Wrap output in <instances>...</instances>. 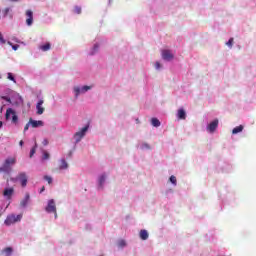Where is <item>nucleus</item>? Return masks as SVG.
<instances>
[{
    "mask_svg": "<svg viewBox=\"0 0 256 256\" xmlns=\"http://www.w3.org/2000/svg\"><path fill=\"white\" fill-rule=\"evenodd\" d=\"M43 191H45V186L41 188L40 193H43Z\"/></svg>",
    "mask_w": 256,
    "mask_h": 256,
    "instance_id": "nucleus-40",
    "label": "nucleus"
},
{
    "mask_svg": "<svg viewBox=\"0 0 256 256\" xmlns=\"http://www.w3.org/2000/svg\"><path fill=\"white\" fill-rule=\"evenodd\" d=\"M241 131H243V125H239V126L235 127V128L232 130V134H233V135H237V133H241Z\"/></svg>",
    "mask_w": 256,
    "mask_h": 256,
    "instance_id": "nucleus-20",
    "label": "nucleus"
},
{
    "mask_svg": "<svg viewBox=\"0 0 256 256\" xmlns=\"http://www.w3.org/2000/svg\"><path fill=\"white\" fill-rule=\"evenodd\" d=\"M41 51H49V49H51V44L50 43H46L42 46H40Z\"/></svg>",
    "mask_w": 256,
    "mask_h": 256,
    "instance_id": "nucleus-21",
    "label": "nucleus"
},
{
    "mask_svg": "<svg viewBox=\"0 0 256 256\" xmlns=\"http://www.w3.org/2000/svg\"><path fill=\"white\" fill-rule=\"evenodd\" d=\"M1 127H3V122L2 121H0V129H1Z\"/></svg>",
    "mask_w": 256,
    "mask_h": 256,
    "instance_id": "nucleus-42",
    "label": "nucleus"
},
{
    "mask_svg": "<svg viewBox=\"0 0 256 256\" xmlns=\"http://www.w3.org/2000/svg\"><path fill=\"white\" fill-rule=\"evenodd\" d=\"M9 1H11L13 3H17L19 0H9Z\"/></svg>",
    "mask_w": 256,
    "mask_h": 256,
    "instance_id": "nucleus-41",
    "label": "nucleus"
},
{
    "mask_svg": "<svg viewBox=\"0 0 256 256\" xmlns=\"http://www.w3.org/2000/svg\"><path fill=\"white\" fill-rule=\"evenodd\" d=\"M16 163L17 159L13 157L7 158L2 167L0 168V171H2L3 173H9V171H11V165H15Z\"/></svg>",
    "mask_w": 256,
    "mask_h": 256,
    "instance_id": "nucleus-2",
    "label": "nucleus"
},
{
    "mask_svg": "<svg viewBox=\"0 0 256 256\" xmlns=\"http://www.w3.org/2000/svg\"><path fill=\"white\" fill-rule=\"evenodd\" d=\"M170 183L172 185H177V178L174 175L170 176Z\"/></svg>",
    "mask_w": 256,
    "mask_h": 256,
    "instance_id": "nucleus-25",
    "label": "nucleus"
},
{
    "mask_svg": "<svg viewBox=\"0 0 256 256\" xmlns=\"http://www.w3.org/2000/svg\"><path fill=\"white\" fill-rule=\"evenodd\" d=\"M37 151V143H35V146L30 151V157H33L35 155V152Z\"/></svg>",
    "mask_w": 256,
    "mask_h": 256,
    "instance_id": "nucleus-26",
    "label": "nucleus"
},
{
    "mask_svg": "<svg viewBox=\"0 0 256 256\" xmlns=\"http://www.w3.org/2000/svg\"><path fill=\"white\" fill-rule=\"evenodd\" d=\"M2 253H5L6 256H11L13 254V248L12 247H6L2 250Z\"/></svg>",
    "mask_w": 256,
    "mask_h": 256,
    "instance_id": "nucleus-19",
    "label": "nucleus"
},
{
    "mask_svg": "<svg viewBox=\"0 0 256 256\" xmlns=\"http://www.w3.org/2000/svg\"><path fill=\"white\" fill-rule=\"evenodd\" d=\"M36 109H37V115H43V113H45V108H43V100L38 101L36 105Z\"/></svg>",
    "mask_w": 256,
    "mask_h": 256,
    "instance_id": "nucleus-13",
    "label": "nucleus"
},
{
    "mask_svg": "<svg viewBox=\"0 0 256 256\" xmlns=\"http://www.w3.org/2000/svg\"><path fill=\"white\" fill-rule=\"evenodd\" d=\"M0 43H2V45H5L7 43L5 38H3V34H1V32H0Z\"/></svg>",
    "mask_w": 256,
    "mask_h": 256,
    "instance_id": "nucleus-31",
    "label": "nucleus"
},
{
    "mask_svg": "<svg viewBox=\"0 0 256 256\" xmlns=\"http://www.w3.org/2000/svg\"><path fill=\"white\" fill-rule=\"evenodd\" d=\"M139 237L142 239V241H147L149 239V232H147V230H141Z\"/></svg>",
    "mask_w": 256,
    "mask_h": 256,
    "instance_id": "nucleus-14",
    "label": "nucleus"
},
{
    "mask_svg": "<svg viewBox=\"0 0 256 256\" xmlns=\"http://www.w3.org/2000/svg\"><path fill=\"white\" fill-rule=\"evenodd\" d=\"M74 13H76L77 15H81V7L75 6L74 7Z\"/></svg>",
    "mask_w": 256,
    "mask_h": 256,
    "instance_id": "nucleus-30",
    "label": "nucleus"
},
{
    "mask_svg": "<svg viewBox=\"0 0 256 256\" xmlns=\"http://www.w3.org/2000/svg\"><path fill=\"white\" fill-rule=\"evenodd\" d=\"M68 168H69V164L67 163V161L65 159L60 160L59 170L63 171Z\"/></svg>",
    "mask_w": 256,
    "mask_h": 256,
    "instance_id": "nucleus-16",
    "label": "nucleus"
},
{
    "mask_svg": "<svg viewBox=\"0 0 256 256\" xmlns=\"http://www.w3.org/2000/svg\"><path fill=\"white\" fill-rule=\"evenodd\" d=\"M28 177L27 174L25 172H21L17 175L16 178H12L11 181H13L14 183L16 181H19L21 183L22 187H27V181H28Z\"/></svg>",
    "mask_w": 256,
    "mask_h": 256,
    "instance_id": "nucleus-4",
    "label": "nucleus"
},
{
    "mask_svg": "<svg viewBox=\"0 0 256 256\" xmlns=\"http://www.w3.org/2000/svg\"><path fill=\"white\" fill-rule=\"evenodd\" d=\"M151 125L153 127H161V121H159V119H157V118H152Z\"/></svg>",
    "mask_w": 256,
    "mask_h": 256,
    "instance_id": "nucleus-18",
    "label": "nucleus"
},
{
    "mask_svg": "<svg viewBox=\"0 0 256 256\" xmlns=\"http://www.w3.org/2000/svg\"><path fill=\"white\" fill-rule=\"evenodd\" d=\"M47 213H55V217H57V206H55V200H49L48 205L46 207Z\"/></svg>",
    "mask_w": 256,
    "mask_h": 256,
    "instance_id": "nucleus-6",
    "label": "nucleus"
},
{
    "mask_svg": "<svg viewBox=\"0 0 256 256\" xmlns=\"http://www.w3.org/2000/svg\"><path fill=\"white\" fill-rule=\"evenodd\" d=\"M23 140H21L20 142H19V145H20V147H23Z\"/></svg>",
    "mask_w": 256,
    "mask_h": 256,
    "instance_id": "nucleus-39",
    "label": "nucleus"
},
{
    "mask_svg": "<svg viewBox=\"0 0 256 256\" xmlns=\"http://www.w3.org/2000/svg\"><path fill=\"white\" fill-rule=\"evenodd\" d=\"M155 67H156V69H161V63L156 62Z\"/></svg>",
    "mask_w": 256,
    "mask_h": 256,
    "instance_id": "nucleus-36",
    "label": "nucleus"
},
{
    "mask_svg": "<svg viewBox=\"0 0 256 256\" xmlns=\"http://www.w3.org/2000/svg\"><path fill=\"white\" fill-rule=\"evenodd\" d=\"M44 179H45V181L48 182L49 185H51L53 183V178H51V176L46 175V176H44Z\"/></svg>",
    "mask_w": 256,
    "mask_h": 256,
    "instance_id": "nucleus-29",
    "label": "nucleus"
},
{
    "mask_svg": "<svg viewBox=\"0 0 256 256\" xmlns=\"http://www.w3.org/2000/svg\"><path fill=\"white\" fill-rule=\"evenodd\" d=\"M12 49H13L14 51H17V49H19V45H17V44H16V45H13V46H12Z\"/></svg>",
    "mask_w": 256,
    "mask_h": 256,
    "instance_id": "nucleus-37",
    "label": "nucleus"
},
{
    "mask_svg": "<svg viewBox=\"0 0 256 256\" xmlns=\"http://www.w3.org/2000/svg\"><path fill=\"white\" fill-rule=\"evenodd\" d=\"M21 219H23V214H18L17 216L15 214H11V215L7 216L4 223H5V225H7L9 227L10 225L19 223V221H21Z\"/></svg>",
    "mask_w": 256,
    "mask_h": 256,
    "instance_id": "nucleus-3",
    "label": "nucleus"
},
{
    "mask_svg": "<svg viewBox=\"0 0 256 256\" xmlns=\"http://www.w3.org/2000/svg\"><path fill=\"white\" fill-rule=\"evenodd\" d=\"M42 143H43V145H49V140L44 139Z\"/></svg>",
    "mask_w": 256,
    "mask_h": 256,
    "instance_id": "nucleus-38",
    "label": "nucleus"
},
{
    "mask_svg": "<svg viewBox=\"0 0 256 256\" xmlns=\"http://www.w3.org/2000/svg\"><path fill=\"white\" fill-rule=\"evenodd\" d=\"M136 122L139 123V119H136Z\"/></svg>",
    "mask_w": 256,
    "mask_h": 256,
    "instance_id": "nucleus-43",
    "label": "nucleus"
},
{
    "mask_svg": "<svg viewBox=\"0 0 256 256\" xmlns=\"http://www.w3.org/2000/svg\"><path fill=\"white\" fill-rule=\"evenodd\" d=\"M8 79L10 81H13V83H17V81L15 80V77L13 76V73L11 72L8 73Z\"/></svg>",
    "mask_w": 256,
    "mask_h": 256,
    "instance_id": "nucleus-27",
    "label": "nucleus"
},
{
    "mask_svg": "<svg viewBox=\"0 0 256 256\" xmlns=\"http://www.w3.org/2000/svg\"><path fill=\"white\" fill-rule=\"evenodd\" d=\"M29 123L33 129H37V127H43L44 123L41 120H33V118L29 119Z\"/></svg>",
    "mask_w": 256,
    "mask_h": 256,
    "instance_id": "nucleus-9",
    "label": "nucleus"
},
{
    "mask_svg": "<svg viewBox=\"0 0 256 256\" xmlns=\"http://www.w3.org/2000/svg\"><path fill=\"white\" fill-rule=\"evenodd\" d=\"M31 125V123H27L26 125H25V127H24V133L26 132V131H29V126Z\"/></svg>",
    "mask_w": 256,
    "mask_h": 256,
    "instance_id": "nucleus-35",
    "label": "nucleus"
},
{
    "mask_svg": "<svg viewBox=\"0 0 256 256\" xmlns=\"http://www.w3.org/2000/svg\"><path fill=\"white\" fill-rule=\"evenodd\" d=\"M217 127H219V120L216 119L208 125L207 129L210 133H215V129H217Z\"/></svg>",
    "mask_w": 256,
    "mask_h": 256,
    "instance_id": "nucleus-10",
    "label": "nucleus"
},
{
    "mask_svg": "<svg viewBox=\"0 0 256 256\" xmlns=\"http://www.w3.org/2000/svg\"><path fill=\"white\" fill-rule=\"evenodd\" d=\"M5 118L6 121H11L13 125L19 124V116L17 115V112L13 110V108H8L6 110Z\"/></svg>",
    "mask_w": 256,
    "mask_h": 256,
    "instance_id": "nucleus-1",
    "label": "nucleus"
},
{
    "mask_svg": "<svg viewBox=\"0 0 256 256\" xmlns=\"http://www.w3.org/2000/svg\"><path fill=\"white\" fill-rule=\"evenodd\" d=\"M91 89V86H83L82 88L79 86L74 87V93L76 97H79L81 93H87Z\"/></svg>",
    "mask_w": 256,
    "mask_h": 256,
    "instance_id": "nucleus-7",
    "label": "nucleus"
},
{
    "mask_svg": "<svg viewBox=\"0 0 256 256\" xmlns=\"http://www.w3.org/2000/svg\"><path fill=\"white\" fill-rule=\"evenodd\" d=\"M105 179H107V176H105V174L100 176V178H99L100 187H103V184L105 183Z\"/></svg>",
    "mask_w": 256,
    "mask_h": 256,
    "instance_id": "nucleus-22",
    "label": "nucleus"
},
{
    "mask_svg": "<svg viewBox=\"0 0 256 256\" xmlns=\"http://www.w3.org/2000/svg\"><path fill=\"white\" fill-rule=\"evenodd\" d=\"M226 45L230 48L233 47V38H230L228 42H226Z\"/></svg>",
    "mask_w": 256,
    "mask_h": 256,
    "instance_id": "nucleus-32",
    "label": "nucleus"
},
{
    "mask_svg": "<svg viewBox=\"0 0 256 256\" xmlns=\"http://www.w3.org/2000/svg\"><path fill=\"white\" fill-rule=\"evenodd\" d=\"M15 193L14 188H5L3 191L4 197H7V199H11L13 197V194Z\"/></svg>",
    "mask_w": 256,
    "mask_h": 256,
    "instance_id": "nucleus-12",
    "label": "nucleus"
},
{
    "mask_svg": "<svg viewBox=\"0 0 256 256\" xmlns=\"http://www.w3.org/2000/svg\"><path fill=\"white\" fill-rule=\"evenodd\" d=\"M49 157H50L49 152L44 151V152H43L42 159H43L44 161H47V159H49Z\"/></svg>",
    "mask_w": 256,
    "mask_h": 256,
    "instance_id": "nucleus-28",
    "label": "nucleus"
},
{
    "mask_svg": "<svg viewBox=\"0 0 256 256\" xmlns=\"http://www.w3.org/2000/svg\"><path fill=\"white\" fill-rule=\"evenodd\" d=\"M87 131H89V125L83 127L80 131L74 134V139L76 143H79V141H81V139L85 137V133H87Z\"/></svg>",
    "mask_w": 256,
    "mask_h": 256,
    "instance_id": "nucleus-5",
    "label": "nucleus"
},
{
    "mask_svg": "<svg viewBox=\"0 0 256 256\" xmlns=\"http://www.w3.org/2000/svg\"><path fill=\"white\" fill-rule=\"evenodd\" d=\"M99 51V44H95L90 55H95Z\"/></svg>",
    "mask_w": 256,
    "mask_h": 256,
    "instance_id": "nucleus-23",
    "label": "nucleus"
},
{
    "mask_svg": "<svg viewBox=\"0 0 256 256\" xmlns=\"http://www.w3.org/2000/svg\"><path fill=\"white\" fill-rule=\"evenodd\" d=\"M10 12H11V8H9V7L5 8V9L2 11L3 17H7Z\"/></svg>",
    "mask_w": 256,
    "mask_h": 256,
    "instance_id": "nucleus-24",
    "label": "nucleus"
},
{
    "mask_svg": "<svg viewBox=\"0 0 256 256\" xmlns=\"http://www.w3.org/2000/svg\"><path fill=\"white\" fill-rule=\"evenodd\" d=\"M2 99L4 101H7L8 103H11V98L7 97V96H2Z\"/></svg>",
    "mask_w": 256,
    "mask_h": 256,
    "instance_id": "nucleus-34",
    "label": "nucleus"
},
{
    "mask_svg": "<svg viewBox=\"0 0 256 256\" xmlns=\"http://www.w3.org/2000/svg\"><path fill=\"white\" fill-rule=\"evenodd\" d=\"M162 59H164V61H171L174 59V55L173 53H171V50H162Z\"/></svg>",
    "mask_w": 256,
    "mask_h": 256,
    "instance_id": "nucleus-8",
    "label": "nucleus"
},
{
    "mask_svg": "<svg viewBox=\"0 0 256 256\" xmlns=\"http://www.w3.org/2000/svg\"><path fill=\"white\" fill-rule=\"evenodd\" d=\"M26 17V25H28V27H31V25H33V11L27 10Z\"/></svg>",
    "mask_w": 256,
    "mask_h": 256,
    "instance_id": "nucleus-11",
    "label": "nucleus"
},
{
    "mask_svg": "<svg viewBox=\"0 0 256 256\" xmlns=\"http://www.w3.org/2000/svg\"><path fill=\"white\" fill-rule=\"evenodd\" d=\"M187 118V114L185 113L184 109H179L178 110V119H186Z\"/></svg>",
    "mask_w": 256,
    "mask_h": 256,
    "instance_id": "nucleus-17",
    "label": "nucleus"
},
{
    "mask_svg": "<svg viewBox=\"0 0 256 256\" xmlns=\"http://www.w3.org/2000/svg\"><path fill=\"white\" fill-rule=\"evenodd\" d=\"M125 245H126L125 240H120V241L118 242V246H119V247H125Z\"/></svg>",
    "mask_w": 256,
    "mask_h": 256,
    "instance_id": "nucleus-33",
    "label": "nucleus"
},
{
    "mask_svg": "<svg viewBox=\"0 0 256 256\" xmlns=\"http://www.w3.org/2000/svg\"><path fill=\"white\" fill-rule=\"evenodd\" d=\"M29 199H31V196L29 195V193H27L24 199H22V201L20 202V206L27 207V204L29 203Z\"/></svg>",
    "mask_w": 256,
    "mask_h": 256,
    "instance_id": "nucleus-15",
    "label": "nucleus"
}]
</instances>
